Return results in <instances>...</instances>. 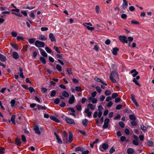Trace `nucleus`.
<instances>
[{
  "instance_id": "nucleus-5",
  "label": "nucleus",
  "mask_w": 154,
  "mask_h": 154,
  "mask_svg": "<svg viewBox=\"0 0 154 154\" xmlns=\"http://www.w3.org/2000/svg\"><path fill=\"white\" fill-rule=\"evenodd\" d=\"M65 119L66 122L70 124H75L74 120L72 119L66 117L65 118Z\"/></svg>"
},
{
  "instance_id": "nucleus-16",
  "label": "nucleus",
  "mask_w": 154,
  "mask_h": 154,
  "mask_svg": "<svg viewBox=\"0 0 154 154\" xmlns=\"http://www.w3.org/2000/svg\"><path fill=\"white\" fill-rule=\"evenodd\" d=\"M0 60L3 62H5L6 60V57L1 54H0Z\"/></svg>"
},
{
  "instance_id": "nucleus-51",
  "label": "nucleus",
  "mask_w": 154,
  "mask_h": 154,
  "mask_svg": "<svg viewBox=\"0 0 154 154\" xmlns=\"http://www.w3.org/2000/svg\"><path fill=\"white\" fill-rule=\"evenodd\" d=\"M126 139V137L124 136H121L120 137V140L122 142L125 141Z\"/></svg>"
},
{
  "instance_id": "nucleus-61",
  "label": "nucleus",
  "mask_w": 154,
  "mask_h": 154,
  "mask_svg": "<svg viewBox=\"0 0 154 154\" xmlns=\"http://www.w3.org/2000/svg\"><path fill=\"white\" fill-rule=\"evenodd\" d=\"M112 102L111 101H110L106 105V106L108 107H110L112 105Z\"/></svg>"
},
{
  "instance_id": "nucleus-14",
  "label": "nucleus",
  "mask_w": 154,
  "mask_h": 154,
  "mask_svg": "<svg viewBox=\"0 0 154 154\" xmlns=\"http://www.w3.org/2000/svg\"><path fill=\"white\" fill-rule=\"evenodd\" d=\"M130 72L131 73H133L132 75L134 77H135L138 74V72L135 69L131 70Z\"/></svg>"
},
{
  "instance_id": "nucleus-62",
  "label": "nucleus",
  "mask_w": 154,
  "mask_h": 154,
  "mask_svg": "<svg viewBox=\"0 0 154 154\" xmlns=\"http://www.w3.org/2000/svg\"><path fill=\"white\" fill-rule=\"evenodd\" d=\"M5 149L4 148H0V154H2L5 152Z\"/></svg>"
},
{
  "instance_id": "nucleus-44",
  "label": "nucleus",
  "mask_w": 154,
  "mask_h": 154,
  "mask_svg": "<svg viewBox=\"0 0 154 154\" xmlns=\"http://www.w3.org/2000/svg\"><path fill=\"white\" fill-rule=\"evenodd\" d=\"M127 17V15L126 14H122L121 16V17L124 20H125L126 19Z\"/></svg>"
},
{
  "instance_id": "nucleus-38",
  "label": "nucleus",
  "mask_w": 154,
  "mask_h": 154,
  "mask_svg": "<svg viewBox=\"0 0 154 154\" xmlns=\"http://www.w3.org/2000/svg\"><path fill=\"white\" fill-rule=\"evenodd\" d=\"M118 94L117 93H113L112 94V98L113 99L116 98V97H118Z\"/></svg>"
},
{
  "instance_id": "nucleus-50",
  "label": "nucleus",
  "mask_w": 154,
  "mask_h": 154,
  "mask_svg": "<svg viewBox=\"0 0 154 154\" xmlns=\"http://www.w3.org/2000/svg\"><path fill=\"white\" fill-rule=\"evenodd\" d=\"M121 118V116L119 114H118L117 116H115L114 118V119L115 120H118L119 119Z\"/></svg>"
},
{
  "instance_id": "nucleus-60",
  "label": "nucleus",
  "mask_w": 154,
  "mask_h": 154,
  "mask_svg": "<svg viewBox=\"0 0 154 154\" xmlns=\"http://www.w3.org/2000/svg\"><path fill=\"white\" fill-rule=\"evenodd\" d=\"M125 132L127 135H129L130 134V131L128 128H125Z\"/></svg>"
},
{
  "instance_id": "nucleus-7",
  "label": "nucleus",
  "mask_w": 154,
  "mask_h": 154,
  "mask_svg": "<svg viewBox=\"0 0 154 154\" xmlns=\"http://www.w3.org/2000/svg\"><path fill=\"white\" fill-rule=\"evenodd\" d=\"M140 78V77L139 75L136 76V78H134L133 79V82H134L136 85L139 87H140L141 85L138 82L137 80L139 79Z\"/></svg>"
},
{
  "instance_id": "nucleus-27",
  "label": "nucleus",
  "mask_w": 154,
  "mask_h": 154,
  "mask_svg": "<svg viewBox=\"0 0 154 154\" xmlns=\"http://www.w3.org/2000/svg\"><path fill=\"white\" fill-rule=\"evenodd\" d=\"M128 6V2L125 1L123 2V7L124 9L126 8Z\"/></svg>"
},
{
  "instance_id": "nucleus-1",
  "label": "nucleus",
  "mask_w": 154,
  "mask_h": 154,
  "mask_svg": "<svg viewBox=\"0 0 154 154\" xmlns=\"http://www.w3.org/2000/svg\"><path fill=\"white\" fill-rule=\"evenodd\" d=\"M69 140L68 139V135L66 132L63 131L62 133V137L63 138V140L64 142L66 143H71L73 139V135L72 133L70 132H69Z\"/></svg>"
},
{
  "instance_id": "nucleus-55",
  "label": "nucleus",
  "mask_w": 154,
  "mask_h": 154,
  "mask_svg": "<svg viewBox=\"0 0 154 154\" xmlns=\"http://www.w3.org/2000/svg\"><path fill=\"white\" fill-rule=\"evenodd\" d=\"M15 101L14 100H13L11 101L10 102V103L11 104V106L12 107H13L14 106V104L15 103Z\"/></svg>"
},
{
  "instance_id": "nucleus-34",
  "label": "nucleus",
  "mask_w": 154,
  "mask_h": 154,
  "mask_svg": "<svg viewBox=\"0 0 154 154\" xmlns=\"http://www.w3.org/2000/svg\"><path fill=\"white\" fill-rule=\"evenodd\" d=\"M54 49L55 51L56 52H57V53H60V50L58 48V47L57 46H54Z\"/></svg>"
},
{
  "instance_id": "nucleus-8",
  "label": "nucleus",
  "mask_w": 154,
  "mask_h": 154,
  "mask_svg": "<svg viewBox=\"0 0 154 154\" xmlns=\"http://www.w3.org/2000/svg\"><path fill=\"white\" fill-rule=\"evenodd\" d=\"M75 100V97L73 95H72L69 100L68 101L69 103L70 104H73L74 103Z\"/></svg>"
},
{
  "instance_id": "nucleus-57",
  "label": "nucleus",
  "mask_w": 154,
  "mask_h": 154,
  "mask_svg": "<svg viewBox=\"0 0 154 154\" xmlns=\"http://www.w3.org/2000/svg\"><path fill=\"white\" fill-rule=\"evenodd\" d=\"M12 14H14V15H15L18 17H21L22 16V15L20 13H16L15 12H12Z\"/></svg>"
},
{
  "instance_id": "nucleus-47",
  "label": "nucleus",
  "mask_w": 154,
  "mask_h": 154,
  "mask_svg": "<svg viewBox=\"0 0 154 154\" xmlns=\"http://www.w3.org/2000/svg\"><path fill=\"white\" fill-rule=\"evenodd\" d=\"M115 151V149L113 147H112L110 149L109 151V152L110 154H112Z\"/></svg>"
},
{
  "instance_id": "nucleus-17",
  "label": "nucleus",
  "mask_w": 154,
  "mask_h": 154,
  "mask_svg": "<svg viewBox=\"0 0 154 154\" xmlns=\"http://www.w3.org/2000/svg\"><path fill=\"white\" fill-rule=\"evenodd\" d=\"M12 56L14 59H18L19 58V55L18 53L16 52H14L13 53Z\"/></svg>"
},
{
  "instance_id": "nucleus-40",
  "label": "nucleus",
  "mask_w": 154,
  "mask_h": 154,
  "mask_svg": "<svg viewBox=\"0 0 154 154\" xmlns=\"http://www.w3.org/2000/svg\"><path fill=\"white\" fill-rule=\"evenodd\" d=\"M11 34L13 37H16L17 35V33L16 32L12 31L11 32Z\"/></svg>"
},
{
  "instance_id": "nucleus-32",
  "label": "nucleus",
  "mask_w": 154,
  "mask_h": 154,
  "mask_svg": "<svg viewBox=\"0 0 154 154\" xmlns=\"http://www.w3.org/2000/svg\"><path fill=\"white\" fill-rule=\"evenodd\" d=\"M56 69L59 72H60L62 71V67L59 65L57 64L56 66Z\"/></svg>"
},
{
  "instance_id": "nucleus-28",
  "label": "nucleus",
  "mask_w": 154,
  "mask_h": 154,
  "mask_svg": "<svg viewBox=\"0 0 154 154\" xmlns=\"http://www.w3.org/2000/svg\"><path fill=\"white\" fill-rule=\"evenodd\" d=\"M15 115H13L11 116V120L12 122V123L14 125H15L16 124V123L15 122Z\"/></svg>"
},
{
  "instance_id": "nucleus-48",
  "label": "nucleus",
  "mask_w": 154,
  "mask_h": 154,
  "mask_svg": "<svg viewBox=\"0 0 154 154\" xmlns=\"http://www.w3.org/2000/svg\"><path fill=\"white\" fill-rule=\"evenodd\" d=\"M112 71H114L115 70H116V71H117V67L114 64H112Z\"/></svg>"
},
{
  "instance_id": "nucleus-10",
  "label": "nucleus",
  "mask_w": 154,
  "mask_h": 154,
  "mask_svg": "<svg viewBox=\"0 0 154 154\" xmlns=\"http://www.w3.org/2000/svg\"><path fill=\"white\" fill-rule=\"evenodd\" d=\"M85 112L87 114V116L90 118L91 116L92 112L89 111V108H87L85 111Z\"/></svg>"
},
{
  "instance_id": "nucleus-30",
  "label": "nucleus",
  "mask_w": 154,
  "mask_h": 154,
  "mask_svg": "<svg viewBox=\"0 0 154 154\" xmlns=\"http://www.w3.org/2000/svg\"><path fill=\"white\" fill-rule=\"evenodd\" d=\"M45 49L48 53H50L51 52L52 50L49 47H46L45 48Z\"/></svg>"
},
{
  "instance_id": "nucleus-63",
  "label": "nucleus",
  "mask_w": 154,
  "mask_h": 154,
  "mask_svg": "<svg viewBox=\"0 0 154 154\" xmlns=\"http://www.w3.org/2000/svg\"><path fill=\"white\" fill-rule=\"evenodd\" d=\"M21 139L23 142H25L26 141V138L24 135H22L21 136Z\"/></svg>"
},
{
  "instance_id": "nucleus-9",
  "label": "nucleus",
  "mask_w": 154,
  "mask_h": 154,
  "mask_svg": "<svg viewBox=\"0 0 154 154\" xmlns=\"http://www.w3.org/2000/svg\"><path fill=\"white\" fill-rule=\"evenodd\" d=\"M39 50L41 54L44 57H47L48 54L45 52L42 48H39Z\"/></svg>"
},
{
  "instance_id": "nucleus-21",
  "label": "nucleus",
  "mask_w": 154,
  "mask_h": 154,
  "mask_svg": "<svg viewBox=\"0 0 154 154\" xmlns=\"http://www.w3.org/2000/svg\"><path fill=\"white\" fill-rule=\"evenodd\" d=\"M63 96L65 97H68L69 96V94L66 91H64L62 92Z\"/></svg>"
},
{
  "instance_id": "nucleus-42",
  "label": "nucleus",
  "mask_w": 154,
  "mask_h": 154,
  "mask_svg": "<svg viewBox=\"0 0 154 154\" xmlns=\"http://www.w3.org/2000/svg\"><path fill=\"white\" fill-rule=\"evenodd\" d=\"M94 79L97 82H99L102 83H103V82L101 80L100 78L97 77L95 78Z\"/></svg>"
},
{
  "instance_id": "nucleus-13",
  "label": "nucleus",
  "mask_w": 154,
  "mask_h": 154,
  "mask_svg": "<svg viewBox=\"0 0 154 154\" xmlns=\"http://www.w3.org/2000/svg\"><path fill=\"white\" fill-rule=\"evenodd\" d=\"M49 38L51 42L56 40L55 38L54 34L52 33H50L49 34Z\"/></svg>"
},
{
  "instance_id": "nucleus-29",
  "label": "nucleus",
  "mask_w": 154,
  "mask_h": 154,
  "mask_svg": "<svg viewBox=\"0 0 154 154\" xmlns=\"http://www.w3.org/2000/svg\"><path fill=\"white\" fill-rule=\"evenodd\" d=\"M132 143L135 146H138L139 145V142L138 140H133Z\"/></svg>"
},
{
  "instance_id": "nucleus-18",
  "label": "nucleus",
  "mask_w": 154,
  "mask_h": 154,
  "mask_svg": "<svg viewBox=\"0 0 154 154\" xmlns=\"http://www.w3.org/2000/svg\"><path fill=\"white\" fill-rule=\"evenodd\" d=\"M127 152L128 154H133L134 151L133 149L129 148L128 149Z\"/></svg>"
},
{
  "instance_id": "nucleus-45",
  "label": "nucleus",
  "mask_w": 154,
  "mask_h": 154,
  "mask_svg": "<svg viewBox=\"0 0 154 154\" xmlns=\"http://www.w3.org/2000/svg\"><path fill=\"white\" fill-rule=\"evenodd\" d=\"M56 94V91H54V90H53V91H52L51 92V96L52 97H54L55 95Z\"/></svg>"
},
{
  "instance_id": "nucleus-54",
  "label": "nucleus",
  "mask_w": 154,
  "mask_h": 154,
  "mask_svg": "<svg viewBox=\"0 0 154 154\" xmlns=\"http://www.w3.org/2000/svg\"><path fill=\"white\" fill-rule=\"evenodd\" d=\"M35 8V7H30L29 6H26V7H25L23 8V9H28L29 10H32L33 8Z\"/></svg>"
},
{
  "instance_id": "nucleus-4",
  "label": "nucleus",
  "mask_w": 154,
  "mask_h": 154,
  "mask_svg": "<svg viewBox=\"0 0 154 154\" xmlns=\"http://www.w3.org/2000/svg\"><path fill=\"white\" fill-rule=\"evenodd\" d=\"M120 41L123 43H127L128 40L126 37L125 35H120L119 37Z\"/></svg>"
},
{
  "instance_id": "nucleus-56",
  "label": "nucleus",
  "mask_w": 154,
  "mask_h": 154,
  "mask_svg": "<svg viewBox=\"0 0 154 154\" xmlns=\"http://www.w3.org/2000/svg\"><path fill=\"white\" fill-rule=\"evenodd\" d=\"M95 11L97 13H98L99 12V11L100 10L99 7L98 5H96L95 7Z\"/></svg>"
},
{
  "instance_id": "nucleus-26",
  "label": "nucleus",
  "mask_w": 154,
  "mask_h": 154,
  "mask_svg": "<svg viewBox=\"0 0 154 154\" xmlns=\"http://www.w3.org/2000/svg\"><path fill=\"white\" fill-rule=\"evenodd\" d=\"M16 144L17 145H20L21 143L20 140L19 138H17L15 140Z\"/></svg>"
},
{
  "instance_id": "nucleus-15",
  "label": "nucleus",
  "mask_w": 154,
  "mask_h": 154,
  "mask_svg": "<svg viewBox=\"0 0 154 154\" xmlns=\"http://www.w3.org/2000/svg\"><path fill=\"white\" fill-rule=\"evenodd\" d=\"M95 106L91 103H89L87 106V108L90 109L91 110H94L95 109Z\"/></svg>"
},
{
  "instance_id": "nucleus-20",
  "label": "nucleus",
  "mask_w": 154,
  "mask_h": 154,
  "mask_svg": "<svg viewBox=\"0 0 154 154\" xmlns=\"http://www.w3.org/2000/svg\"><path fill=\"white\" fill-rule=\"evenodd\" d=\"M50 118L53 121L57 122H59V120L58 119L54 116H50Z\"/></svg>"
},
{
  "instance_id": "nucleus-53",
  "label": "nucleus",
  "mask_w": 154,
  "mask_h": 154,
  "mask_svg": "<svg viewBox=\"0 0 154 154\" xmlns=\"http://www.w3.org/2000/svg\"><path fill=\"white\" fill-rule=\"evenodd\" d=\"M122 107V105L119 104V105H117L116 107V109L117 110H119L121 109Z\"/></svg>"
},
{
  "instance_id": "nucleus-31",
  "label": "nucleus",
  "mask_w": 154,
  "mask_h": 154,
  "mask_svg": "<svg viewBox=\"0 0 154 154\" xmlns=\"http://www.w3.org/2000/svg\"><path fill=\"white\" fill-rule=\"evenodd\" d=\"M40 60L43 64H45L46 62L45 59L42 57H40Z\"/></svg>"
},
{
  "instance_id": "nucleus-25",
  "label": "nucleus",
  "mask_w": 154,
  "mask_h": 154,
  "mask_svg": "<svg viewBox=\"0 0 154 154\" xmlns=\"http://www.w3.org/2000/svg\"><path fill=\"white\" fill-rule=\"evenodd\" d=\"M88 120L85 119L82 120V123L83 125L85 126H87L88 124Z\"/></svg>"
},
{
  "instance_id": "nucleus-46",
  "label": "nucleus",
  "mask_w": 154,
  "mask_h": 154,
  "mask_svg": "<svg viewBox=\"0 0 154 154\" xmlns=\"http://www.w3.org/2000/svg\"><path fill=\"white\" fill-rule=\"evenodd\" d=\"M119 126L122 128H123L124 127V123L122 122H120L119 123Z\"/></svg>"
},
{
  "instance_id": "nucleus-33",
  "label": "nucleus",
  "mask_w": 154,
  "mask_h": 154,
  "mask_svg": "<svg viewBox=\"0 0 154 154\" xmlns=\"http://www.w3.org/2000/svg\"><path fill=\"white\" fill-rule=\"evenodd\" d=\"M10 45L12 46V47L16 50H18V48L17 44H13L12 43H10Z\"/></svg>"
},
{
  "instance_id": "nucleus-6",
  "label": "nucleus",
  "mask_w": 154,
  "mask_h": 154,
  "mask_svg": "<svg viewBox=\"0 0 154 154\" xmlns=\"http://www.w3.org/2000/svg\"><path fill=\"white\" fill-rule=\"evenodd\" d=\"M99 149L102 152L106 150V143H104L102 145H100L99 147Z\"/></svg>"
},
{
  "instance_id": "nucleus-41",
  "label": "nucleus",
  "mask_w": 154,
  "mask_h": 154,
  "mask_svg": "<svg viewBox=\"0 0 154 154\" xmlns=\"http://www.w3.org/2000/svg\"><path fill=\"white\" fill-rule=\"evenodd\" d=\"M77 110L78 111H81L82 109L81 106L80 105H78L76 106Z\"/></svg>"
},
{
  "instance_id": "nucleus-2",
  "label": "nucleus",
  "mask_w": 154,
  "mask_h": 154,
  "mask_svg": "<svg viewBox=\"0 0 154 154\" xmlns=\"http://www.w3.org/2000/svg\"><path fill=\"white\" fill-rule=\"evenodd\" d=\"M109 79L113 83L116 82V79H119L118 74L117 71L116 70L112 71L110 75Z\"/></svg>"
},
{
  "instance_id": "nucleus-24",
  "label": "nucleus",
  "mask_w": 154,
  "mask_h": 154,
  "mask_svg": "<svg viewBox=\"0 0 154 154\" xmlns=\"http://www.w3.org/2000/svg\"><path fill=\"white\" fill-rule=\"evenodd\" d=\"M35 40H36V38H31L29 39L28 42L30 44H33Z\"/></svg>"
},
{
  "instance_id": "nucleus-35",
  "label": "nucleus",
  "mask_w": 154,
  "mask_h": 154,
  "mask_svg": "<svg viewBox=\"0 0 154 154\" xmlns=\"http://www.w3.org/2000/svg\"><path fill=\"white\" fill-rule=\"evenodd\" d=\"M76 151H82L83 150V148L81 147H79L76 148L75 149Z\"/></svg>"
},
{
  "instance_id": "nucleus-3",
  "label": "nucleus",
  "mask_w": 154,
  "mask_h": 154,
  "mask_svg": "<svg viewBox=\"0 0 154 154\" xmlns=\"http://www.w3.org/2000/svg\"><path fill=\"white\" fill-rule=\"evenodd\" d=\"M35 45L37 47H44L45 46V43L38 40H36L35 42Z\"/></svg>"
},
{
  "instance_id": "nucleus-49",
  "label": "nucleus",
  "mask_w": 154,
  "mask_h": 154,
  "mask_svg": "<svg viewBox=\"0 0 154 154\" xmlns=\"http://www.w3.org/2000/svg\"><path fill=\"white\" fill-rule=\"evenodd\" d=\"M131 99L132 101H133V102H135L136 101V99L135 97V96L133 94H132L131 95Z\"/></svg>"
},
{
  "instance_id": "nucleus-36",
  "label": "nucleus",
  "mask_w": 154,
  "mask_h": 154,
  "mask_svg": "<svg viewBox=\"0 0 154 154\" xmlns=\"http://www.w3.org/2000/svg\"><path fill=\"white\" fill-rule=\"evenodd\" d=\"M141 129L144 132L146 131V127H145L144 125H142L141 126Z\"/></svg>"
},
{
  "instance_id": "nucleus-39",
  "label": "nucleus",
  "mask_w": 154,
  "mask_h": 154,
  "mask_svg": "<svg viewBox=\"0 0 154 154\" xmlns=\"http://www.w3.org/2000/svg\"><path fill=\"white\" fill-rule=\"evenodd\" d=\"M30 93H32L33 91H35L33 88L32 87H29L28 89Z\"/></svg>"
},
{
  "instance_id": "nucleus-58",
  "label": "nucleus",
  "mask_w": 154,
  "mask_h": 154,
  "mask_svg": "<svg viewBox=\"0 0 154 154\" xmlns=\"http://www.w3.org/2000/svg\"><path fill=\"white\" fill-rule=\"evenodd\" d=\"M54 103L56 104H58L59 103L60 100L59 98H57L54 101Z\"/></svg>"
},
{
  "instance_id": "nucleus-59",
  "label": "nucleus",
  "mask_w": 154,
  "mask_h": 154,
  "mask_svg": "<svg viewBox=\"0 0 154 154\" xmlns=\"http://www.w3.org/2000/svg\"><path fill=\"white\" fill-rule=\"evenodd\" d=\"M103 109V108L101 105H100L98 106V110L99 112L101 111Z\"/></svg>"
},
{
  "instance_id": "nucleus-43",
  "label": "nucleus",
  "mask_w": 154,
  "mask_h": 154,
  "mask_svg": "<svg viewBox=\"0 0 154 154\" xmlns=\"http://www.w3.org/2000/svg\"><path fill=\"white\" fill-rule=\"evenodd\" d=\"M56 138L57 141L58 143H59L62 144V141L61 140L60 138V137H57V138Z\"/></svg>"
},
{
  "instance_id": "nucleus-23",
  "label": "nucleus",
  "mask_w": 154,
  "mask_h": 154,
  "mask_svg": "<svg viewBox=\"0 0 154 154\" xmlns=\"http://www.w3.org/2000/svg\"><path fill=\"white\" fill-rule=\"evenodd\" d=\"M38 39L40 40L45 41L47 39V38L43 35H41L39 36Z\"/></svg>"
},
{
  "instance_id": "nucleus-19",
  "label": "nucleus",
  "mask_w": 154,
  "mask_h": 154,
  "mask_svg": "<svg viewBox=\"0 0 154 154\" xmlns=\"http://www.w3.org/2000/svg\"><path fill=\"white\" fill-rule=\"evenodd\" d=\"M129 119L131 120L135 121L136 120V118L133 115H130L129 116Z\"/></svg>"
},
{
  "instance_id": "nucleus-11",
  "label": "nucleus",
  "mask_w": 154,
  "mask_h": 154,
  "mask_svg": "<svg viewBox=\"0 0 154 154\" xmlns=\"http://www.w3.org/2000/svg\"><path fill=\"white\" fill-rule=\"evenodd\" d=\"M119 50V48L117 47H115L113 48V51L112 52L113 55H116L117 54V52Z\"/></svg>"
},
{
  "instance_id": "nucleus-37",
  "label": "nucleus",
  "mask_w": 154,
  "mask_h": 154,
  "mask_svg": "<svg viewBox=\"0 0 154 154\" xmlns=\"http://www.w3.org/2000/svg\"><path fill=\"white\" fill-rule=\"evenodd\" d=\"M75 90L77 91H82L81 88L78 86L75 87Z\"/></svg>"
},
{
  "instance_id": "nucleus-64",
  "label": "nucleus",
  "mask_w": 154,
  "mask_h": 154,
  "mask_svg": "<svg viewBox=\"0 0 154 154\" xmlns=\"http://www.w3.org/2000/svg\"><path fill=\"white\" fill-rule=\"evenodd\" d=\"M98 113L97 111H96L94 112L93 115V117L94 118H96L98 116Z\"/></svg>"
},
{
  "instance_id": "nucleus-22",
  "label": "nucleus",
  "mask_w": 154,
  "mask_h": 154,
  "mask_svg": "<svg viewBox=\"0 0 154 154\" xmlns=\"http://www.w3.org/2000/svg\"><path fill=\"white\" fill-rule=\"evenodd\" d=\"M37 106L38 107V110H39L40 109H47V107L45 106H42L40 105L39 104H38L37 105Z\"/></svg>"
},
{
  "instance_id": "nucleus-12",
  "label": "nucleus",
  "mask_w": 154,
  "mask_h": 154,
  "mask_svg": "<svg viewBox=\"0 0 154 154\" xmlns=\"http://www.w3.org/2000/svg\"><path fill=\"white\" fill-rule=\"evenodd\" d=\"M34 130L35 131L36 134L39 135L41 133L39 131L38 127L37 126H35L34 127Z\"/></svg>"
},
{
  "instance_id": "nucleus-52",
  "label": "nucleus",
  "mask_w": 154,
  "mask_h": 154,
  "mask_svg": "<svg viewBox=\"0 0 154 154\" xmlns=\"http://www.w3.org/2000/svg\"><path fill=\"white\" fill-rule=\"evenodd\" d=\"M147 144L150 146H151L153 145V143L152 141L148 140L147 142Z\"/></svg>"
}]
</instances>
